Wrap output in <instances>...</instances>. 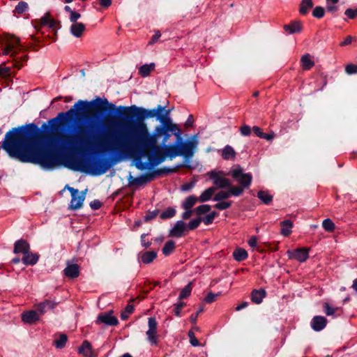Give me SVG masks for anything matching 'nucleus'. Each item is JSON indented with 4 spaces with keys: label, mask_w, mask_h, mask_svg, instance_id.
<instances>
[{
    "label": "nucleus",
    "mask_w": 357,
    "mask_h": 357,
    "mask_svg": "<svg viewBox=\"0 0 357 357\" xmlns=\"http://www.w3.org/2000/svg\"><path fill=\"white\" fill-rule=\"evenodd\" d=\"M157 257V252L154 250H149L144 252L142 257L141 261L144 264H149L153 261Z\"/></svg>",
    "instance_id": "bb28decb"
},
{
    "label": "nucleus",
    "mask_w": 357,
    "mask_h": 357,
    "mask_svg": "<svg viewBox=\"0 0 357 357\" xmlns=\"http://www.w3.org/2000/svg\"><path fill=\"white\" fill-rule=\"evenodd\" d=\"M66 188L70 191L71 194V202L68 206V208L71 210H77L79 209L83 204V202L85 199V195L87 190L84 191H82L81 194L79 195V190L77 189H75L74 188L68 186L66 185Z\"/></svg>",
    "instance_id": "0eeeda50"
},
{
    "label": "nucleus",
    "mask_w": 357,
    "mask_h": 357,
    "mask_svg": "<svg viewBox=\"0 0 357 357\" xmlns=\"http://www.w3.org/2000/svg\"><path fill=\"white\" fill-rule=\"evenodd\" d=\"M222 173V172L211 170L207 173V175L209 176L210 179L213 181V184L217 188L223 189L230 187V181L226 178L219 176V174Z\"/></svg>",
    "instance_id": "1a4fd4ad"
},
{
    "label": "nucleus",
    "mask_w": 357,
    "mask_h": 357,
    "mask_svg": "<svg viewBox=\"0 0 357 357\" xmlns=\"http://www.w3.org/2000/svg\"><path fill=\"white\" fill-rule=\"evenodd\" d=\"M231 176L237 181L241 187L244 189L248 188L252 181V175L251 173H244L243 169L240 165H236L230 170Z\"/></svg>",
    "instance_id": "423d86ee"
},
{
    "label": "nucleus",
    "mask_w": 357,
    "mask_h": 357,
    "mask_svg": "<svg viewBox=\"0 0 357 357\" xmlns=\"http://www.w3.org/2000/svg\"><path fill=\"white\" fill-rule=\"evenodd\" d=\"M248 257L247 251L241 248H238L233 252V257L236 261H242Z\"/></svg>",
    "instance_id": "c85d7f7f"
},
{
    "label": "nucleus",
    "mask_w": 357,
    "mask_h": 357,
    "mask_svg": "<svg viewBox=\"0 0 357 357\" xmlns=\"http://www.w3.org/2000/svg\"><path fill=\"white\" fill-rule=\"evenodd\" d=\"M345 72L348 75L357 74V65L349 63L345 67Z\"/></svg>",
    "instance_id": "6e6d98bb"
},
{
    "label": "nucleus",
    "mask_w": 357,
    "mask_h": 357,
    "mask_svg": "<svg viewBox=\"0 0 357 357\" xmlns=\"http://www.w3.org/2000/svg\"><path fill=\"white\" fill-rule=\"evenodd\" d=\"M211 206L208 204H202L196 207L194 210V212L198 215H201L205 214L211 211Z\"/></svg>",
    "instance_id": "79ce46f5"
},
{
    "label": "nucleus",
    "mask_w": 357,
    "mask_h": 357,
    "mask_svg": "<svg viewBox=\"0 0 357 357\" xmlns=\"http://www.w3.org/2000/svg\"><path fill=\"white\" fill-rule=\"evenodd\" d=\"M148 235H149V234L144 233L140 236L141 245L145 249H147V248H150L151 244H152L151 241H146V239H145L146 236H148Z\"/></svg>",
    "instance_id": "13d9d810"
},
{
    "label": "nucleus",
    "mask_w": 357,
    "mask_h": 357,
    "mask_svg": "<svg viewBox=\"0 0 357 357\" xmlns=\"http://www.w3.org/2000/svg\"><path fill=\"white\" fill-rule=\"evenodd\" d=\"M301 62L304 70H310L314 66V62L311 59L309 54H305L301 56Z\"/></svg>",
    "instance_id": "7c9ffc66"
},
{
    "label": "nucleus",
    "mask_w": 357,
    "mask_h": 357,
    "mask_svg": "<svg viewBox=\"0 0 357 357\" xmlns=\"http://www.w3.org/2000/svg\"><path fill=\"white\" fill-rule=\"evenodd\" d=\"M252 128L247 124H243L240 127L239 131L242 136L248 137L251 135Z\"/></svg>",
    "instance_id": "603ef678"
},
{
    "label": "nucleus",
    "mask_w": 357,
    "mask_h": 357,
    "mask_svg": "<svg viewBox=\"0 0 357 357\" xmlns=\"http://www.w3.org/2000/svg\"><path fill=\"white\" fill-rule=\"evenodd\" d=\"M215 190V188L214 187H210L204 190L199 197V201L202 202H206L209 201L211 199Z\"/></svg>",
    "instance_id": "72a5a7b5"
},
{
    "label": "nucleus",
    "mask_w": 357,
    "mask_h": 357,
    "mask_svg": "<svg viewBox=\"0 0 357 357\" xmlns=\"http://www.w3.org/2000/svg\"><path fill=\"white\" fill-rule=\"evenodd\" d=\"M59 127H50L45 130L43 125L39 128L35 123L20 126V161L40 165L45 170L52 169L58 164L56 155L75 149L82 151L98 150L112 153L111 158L93 159L82 161L81 172L92 176L105 174L121 159L117 155L128 153L137 161L136 167L145 170L147 164L142 158L155 167L167 159L165 149L158 144L160 137L146 134H132L126 130L123 139L108 132L97 135L92 129L81 128L76 134L56 133ZM77 170V169H75Z\"/></svg>",
    "instance_id": "f257e3e1"
},
{
    "label": "nucleus",
    "mask_w": 357,
    "mask_h": 357,
    "mask_svg": "<svg viewBox=\"0 0 357 357\" xmlns=\"http://www.w3.org/2000/svg\"><path fill=\"white\" fill-rule=\"evenodd\" d=\"M151 181L150 178L148 176V173H142L137 177H132L131 176V174H130V176L128 177V185H138L141 186L143 185L148 182Z\"/></svg>",
    "instance_id": "2eb2a0df"
},
{
    "label": "nucleus",
    "mask_w": 357,
    "mask_h": 357,
    "mask_svg": "<svg viewBox=\"0 0 357 357\" xmlns=\"http://www.w3.org/2000/svg\"><path fill=\"white\" fill-rule=\"evenodd\" d=\"M198 134H195L190 137L183 144V149L179 156L183 158V161L181 163L177 164V167L179 168L186 167L190 169H193V167L190 163V160L192 158L194 153L196 151V149L198 146Z\"/></svg>",
    "instance_id": "20e7f679"
},
{
    "label": "nucleus",
    "mask_w": 357,
    "mask_h": 357,
    "mask_svg": "<svg viewBox=\"0 0 357 357\" xmlns=\"http://www.w3.org/2000/svg\"><path fill=\"white\" fill-rule=\"evenodd\" d=\"M230 197L229 192L220 191L213 197L214 202H220Z\"/></svg>",
    "instance_id": "c03bdc74"
},
{
    "label": "nucleus",
    "mask_w": 357,
    "mask_h": 357,
    "mask_svg": "<svg viewBox=\"0 0 357 357\" xmlns=\"http://www.w3.org/2000/svg\"><path fill=\"white\" fill-rule=\"evenodd\" d=\"M243 189L244 188H243V187L240 188L238 186H231V185L229 189L230 197L231 196L238 197L239 195H241L243 193Z\"/></svg>",
    "instance_id": "09e8293b"
},
{
    "label": "nucleus",
    "mask_w": 357,
    "mask_h": 357,
    "mask_svg": "<svg viewBox=\"0 0 357 357\" xmlns=\"http://www.w3.org/2000/svg\"><path fill=\"white\" fill-rule=\"evenodd\" d=\"M134 311V306L132 305H127L124 310L121 313L120 317L122 320H126L129 317V315Z\"/></svg>",
    "instance_id": "37998d69"
},
{
    "label": "nucleus",
    "mask_w": 357,
    "mask_h": 357,
    "mask_svg": "<svg viewBox=\"0 0 357 357\" xmlns=\"http://www.w3.org/2000/svg\"><path fill=\"white\" fill-rule=\"evenodd\" d=\"M154 32H155L154 35L152 36V38L148 43L149 45H152L155 44L161 36V33L159 30H155Z\"/></svg>",
    "instance_id": "680f3d73"
},
{
    "label": "nucleus",
    "mask_w": 357,
    "mask_h": 357,
    "mask_svg": "<svg viewBox=\"0 0 357 357\" xmlns=\"http://www.w3.org/2000/svg\"><path fill=\"white\" fill-rule=\"evenodd\" d=\"M159 209H155L153 211H149L144 216L143 220L145 222H148L152 219L155 218L159 213Z\"/></svg>",
    "instance_id": "49530a36"
},
{
    "label": "nucleus",
    "mask_w": 357,
    "mask_h": 357,
    "mask_svg": "<svg viewBox=\"0 0 357 357\" xmlns=\"http://www.w3.org/2000/svg\"><path fill=\"white\" fill-rule=\"evenodd\" d=\"M202 222L201 217H197L190 220L188 224H186L187 230L192 231L196 229Z\"/></svg>",
    "instance_id": "58836bf2"
},
{
    "label": "nucleus",
    "mask_w": 357,
    "mask_h": 357,
    "mask_svg": "<svg viewBox=\"0 0 357 357\" xmlns=\"http://www.w3.org/2000/svg\"><path fill=\"white\" fill-rule=\"evenodd\" d=\"M280 234L284 236H288L291 233L293 222L290 220H285L280 222Z\"/></svg>",
    "instance_id": "393cba45"
},
{
    "label": "nucleus",
    "mask_w": 357,
    "mask_h": 357,
    "mask_svg": "<svg viewBox=\"0 0 357 357\" xmlns=\"http://www.w3.org/2000/svg\"><path fill=\"white\" fill-rule=\"evenodd\" d=\"M179 167H177V164L175 165L174 167H163V172L165 174H172L176 171L177 169Z\"/></svg>",
    "instance_id": "774afa93"
},
{
    "label": "nucleus",
    "mask_w": 357,
    "mask_h": 357,
    "mask_svg": "<svg viewBox=\"0 0 357 357\" xmlns=\"http://www.w3.org/2000/svg\"><path fill=\"white\" fill-rule=\"evenodd\" d=\"M266 296V291L264 289H253L250 294L251 301L255 304L261 303Z\"/></svg>",
    "instance_id": "aec40b11"
},
{
    "label": "nucleus",
    "mask_w": 357,
    "mask_h": 357,
    "mask_svg": "<svg viewBox=\"0 0 357 357\" xmlns=\"http://www.w3.org/2000/svg\"><path fill=\"white\" fill-rule=\"evenodd\" d=\"M192 282H190L187 285H185L181 290L178 297V300L182 301L183 299H185L188 298L192 292Z\"/></svg>",
    "instance_id": "f704fd0d"
},
{
    "label": "nucleus",
    "mask_w": 357,
    "mask_h": 357,
    "mask_svg": "<svg viewBox=\"0 0 357 357\" xmlns=\"http://www.w3.org/2000/svg\"><path fill=\"white\" fill-rule=\"evenodd\" d=\"M197 202V197L195 195H190L184 200L181 206L185 210L191 209Z\"/></svg>",
    "instance_id": "c9c22d12"
},
{
    "label": "nucleus",
    "mask_w": 357,
    "mask_h": 357,
    "mask_svg": "<svg viewBox=\"0 0 357 357\" xmlns=\"http://www.w3.org/2000/svg\"><path fill=\"white\" fill-rule=\"evenodd\" d=\"M89 206L92 210H98L101 207L102 203L98 199H94L90 202Z\"/></svg>",
    "instance_id": "69168bd1"
},
{
    "label": "nucleus",
    "mask_w": 357,
    "mask_h": 357,
    "mask_svg": "<svg viewBox=\"0 0 357 357\" xmlns=\"http://www.w3.org/2000/svg\"><path fill=\"white\" fill-rule=\"evenodd\" d=\"M30 251V245L29 243L24 239L21 238L17 240L14 243V250L13 252L15 254L22 253L23 256L26 255V252Z\"/></svg>",
    "instance_id": "f3484780"
},
{
    "label": "nucleus",
    "mask_w": 357,
    "mask_h": 357,
    "mask_svg": "<svg viewBox=\"0 0 357 357\" xmlns=\"http://www.w3.org/2000/svg\"><path fill=\"white\" fill-rule=\"evenodd\" d=\"M28 8V3L25 1H21L15 6V10L19 14L24 13Z\"/></svg>",
    "instance_id": "8fccbe9b"
},
{
    "label": "nucleus",
    "mask_w": 357,
    "mask_h": 357,
    "mask_svg": "<svg viewBox=\"0 0 357 357\" xmlns=\"http://www.w3.org/2000/svg\"><path fill=\"white\" fill-rule=\"evenodd\" d=\"M324 311L327 316L337 317V315L335 314V308L331 307L328 303H324Z\"/></svg>",
    "instance_id": "a18cd8bd"
},
{
    "label": "nucleus",
    "mask_w": 357,
    "mask_h": 357,
    "mask_svg": "<svg viewBox=\"0 0 357 357\" xmlns=\"http://www.w3.org/2000/svg\"><path fill=\"white\" fill-rule=\"evenodd\" d=\"M188 335L190 338V343L192 347H199L200 345L199 340L196 338L195 333L192 331H188Z\"/></svg>",
    "instance_id": "5fc2aeb1"
},
{
    "label": "nucleus",
    "mask_w": 357,
    "mask_h": 357,
    "mask_svg": "<svg viewBox=\"0 0 357 357\" xmlns=\"http://www.w3.org/2000/svg\"><path fill=\"white\" fill-rule=\"evenodd\" d=\"M154 63H150L149 64H144L139 68V74L142 77H146L149 75L150 73L154 69Z\"/></svg>",
    "instance_id": "2f4dec72"
},
{
    "label": "nucleus",
    "mask_w": 357,
    "mask_h": 357,
    "mask_svg": "<svg viewBox=\"0 0 357 357\" xmlns=\"http://www.w3.org/2000/svg\"><path fill=\"white\" fill-rule=\"evenodd\" d=\"M95 323L96 324H104L105 326H114L119 324V320L112 315V311H109L99 314Z\"/></svg>",
    "instance_id": "9b49d317"
},
{
    "label": "nucleus",
    "mask_w": 357,
    "mask_h": 357,
    "mask_svg": "<svg viewBox=\"0 0 357 357\" xmlns=\"http://www.w3.org/2000/svg\"><path fill=\"white\" fill-rule=\"evenodd\" d=\"M56 305V303L53 301L45 300V301L38 304L36 311L38 312L40 314H43L47 310H53Z\"/></svg>",
    "instance_id": "412c9836"
},
{
    "label": "nucleus",
    "mask_w": 357,
    "mask_h": 357,
    "mask_svg": "<svg viewBox=\"0 0 357 357\" xmlns=\"http://www.w3.org/2000/svg\"><path fill=\"white\" fill-rule=\"evenodd\" d=\"M287 255L289 259H296L301 263L305 262L309 257L308 250L305 248H299L293 250H288Z\"/></svg>",
    "instance_id": "9d476101"
},
{
    "label": "nucleus",
    "mask_w": 357,
    "mask_h": 357,
    "mask_svg": "<svg viewBox=\"0 0 357 357\" xmlns=\"http://www.w3.org/2000/svg\"><path fill=\"white\" fill-rule=\"evenodd\" d=\"M175 242L173 240H169L165 243L162 249V254L165 256H169L173 252V251L175 250Z\"/></svg>",
    "instance_id": "473e14b6"
},
{
    "label": "nucleus",
    "mask_w": 357,
    "mask_h": 357,
    "mask_svg": "<svg viewBox=\"0 0 357 357\" xmlns=\"http://www.w3.org/2000/svg\"><path fill=\"white\" fill-rule=\"evenodd\" d=\"M0 46L3 47L1 54L12 58L15 68L20 69L23 66V63L27 61V54L21 57L17 56V54L24 50L19 38L13 35H6L0 39Z\"/></svg>",
    "instance_id": "7ed1b4c3"
},
{
    "label": "nucleus",
    "mask_w": 357,
    "mask_h": 357,
    "mask_svg": "<svg viewBox=\"0 0 357 357\" xmlns=\"http://www.w3.org/2000/svg\"><path fill=\"white\" fill-rule=\"evenodd\" d=\"M231 202L220 201L214 205V207L218 210H226L231 206Z\"/></svg>",
    "instance_id": "3c124183"
},
{
    "label": "nucleus",
    "mask_w": 357,
    "mask_h": 357,
    "mask_svg": "<svg viewBox=\"0 0 357 357\" xmlns=\"http://www.w3.org/2000/svg\"><path fill=\"white\" fill-rule=\"evenodd\" d=\"M109 112L117 114L116 121L126 130L132 131V134H146L164 137V142L174 135L179 137L182 135L178 124L173 122L171 109L160 105L155 108L148 109L132 105L131 106H116L107 98L96 96L91 100H77L68 110L61 112L47 122L43 123L45 130L50 127H64L68 123L82 119H89V111L96 110Z\"/></svg>",
    "instance_id": "f03ea898"
},
{
    "label": "nucleus",
    "mask_w": 357,
    "mask_h": 357,
    "mask_svg": "<svg viewBox=\"0 0 357 357\" xmlns=\"http://www.w3.org/2000/svg\"><path fill=\"white\" fill-rule=\"evenodd\" d=\"M40 24L42 26H47L50 29H52V30H54L55 31H56L61 27L60 22H56L54 19L51 18L50 14L47 13H45L40 18Z\"/></svg>",
    "instance_id": "4468645a"
},
{
    "label": "nucleus",
    "mask_w": 357,
    "mask_h": 357,
    "mask_svg": "<svg viewBox=\"0 0 357 357\" xmlns=\"http://www.w3.org/2000/svg\"><path fill=\"white\" fill-rule=\"evenodd\" d=\"M67 341V335L64 333H61L60 334L59 339L54 340V344L56 349H61L65 347Z\"/></svg>",
    "instance_id": "e433bc0d"
},
{
    "label": "nucleus",
    "mask_w": 357,
    "mask_h": 357,
    "mask_svg": "<svg viewBox=\"0 0 357 357\" xmlns=\"http://www.w3.org/2000/svg\"><path fill=\"white\" fill-rule=\"evenodd\" d=\"M65 276L69 278H76L79 275V266L77 264L68 263L63 270Z\"/></svg>",
    "instance_id": "6ab92c4d"
},
{
    "label": "nucleus",
    "mask_w": 357,
    "mask_h": 357,
    "mask_svg": "<svg viewBox=\"0 0 357 357\" xmlns=\"http://www.w3.org/2000/svg\"><path fill=\"white\" fill-rule=\"evenodd\" d=\"M203 310H204V307H200L198 308V310H197L195 314H191L190 319V321L192 324H195L197 323V317L201 312H203Z\"/></svg>",
    "instance_id": "0e129e2a"
},
{
    "label": "nucleus",
    "mask_w": 357,
    "mask_h": 357,
    "mask_svg": "<svg viewBox=\"0 0 357 357\" xmlns=\"http://www.w3.org/2000/svg\"><path fill=\"white\" fill-rule=\"evenodd\" d=\"M325 10L322 6H317L312 10L313 17L320 19L324 16Z\"/></svg>",
    "instance_id": "de8ad7c7"
},
{
    "label": "nucleus",
    "mask_w": 357,
    "mask_h": 357,
    "mask_svg": "<svg viewBox=\"0 0 357 357\" xmlns=\"http://www.w3.org/2000/svg\"><path fill=\"white\" fill-rule=\"evenodd\" d=\"M327 12L331 13L333 17L337 15V13L339 10V6L336 4H326Z\"/></svg>",
    "instance_id": "864d4df0"
},
{
    "label": "nucleus",
    "mask_w": 357,
    "mask_h": 357,
    "mask_svg": "<svg viewBox=\"0 0 357 357\" xmlns=\"http://www.w3.org/2000/svg\"><path fill=\"white\" fill-rule=\"evenodd\" d=\"M314 3L312 0H302L299 5V13L302 15H306L309 13L311 8H313Z\"/></svg>",
    "instance_id": "b1692460"
},
{
    "label": "nucleus",
    "mask_w": 357,
    "mask_h": 357,
    "mask_svg": "<svg viewBox=\"0 0 357 357\" xmlns=\"http://www.w3.org/2000/svg\"><path fill=\"white\" fill-rule=\"evenodd\" d=\"M344 15L349 19H355L357 17V8L355 9L350 8L346 9Z\"/></svg>",
    "instance_id": "4d7b16f0"
},
{
    "label": "nucleus",
    "mask_w": 357,
    "mask_h": 357,
    "mask_svg": "<svg viewBox=\"0 0 357 357\" xmlns=\"http://www.w3.org/2000/svg\"><path fill=\"white\" fill-rule=\"evenodd\" d=\"M157 326L158 323L155 317H150L148 318L149 329L146 332V334L147 336V340L151 346L158 344Z\"/></svg>",
    "instance_id": "6e6552de"
},
{
    "label": "nucleus",
    "mask_w": 357,
    "mask_h": 357,
    "mask_svg": "<svg viewBox=\"0 0 357 357\" xmlns=\"http://www.w3.org/2000/svg\"><path fill=\"white\" fill-rule=\"evenodd\" d=\"M185 231H187L186 223L183 220H179L169 229V236L181 238L184 235Z\"/></svg>",
    "instance_id": "f8f14e48"
},
{
    "label": "nucleus",
    "mask_w": 357,
    "mask_h": 357,
    "mask_svg": "<svg viewBox=\"0 0 357 357\" xmlns=\"http://www.w3.org/2000/svg\"><path fill=\"white\" fill-rule=\"evenodd\" d=\"M163 168L155 169L154 171L148 172V176L150 178V181L153 180L156 176H159L163 174Z\"/></svg>",
    "instance_id": "e2e57ef3"
},
{
    "label": "nucleus",
    "mask_w": 357,
    "mask_h": 357,
    "mask_svg": "<svg viewBox=\"0 0 357 357\" xmlns=\"http://www.w3.org/2000/svg\"><path fill=\"white\" fill-rule=\"evenodd\" d=\"M79 354H83L85 357H93L92 347L91 343L88 340H84L78 349Z\"/></svg>",
    "instance_id": "a878e982"
},
{
    "label": "nucleus",
    "mask_w": 357,
    "mask_h": 357,
    "mask_svg": "<svg viewBox=\"0 0 357 357\" xmlns=\"http://www.w3.org/2000/svg\"><path fill=\"white\" fill-rule=\"evenodd\" d=\"M236 157V152L232 146L226 145L222 151V158L224 160H229Z\"/></svg>",
    "instance_id": "cd10ccee"
},
{
    "label": "nucleus",
    "mask_w": 357,
    "mask_h": 357,
    "mask_svg": "<svg viewBox=\"0 0 357 357\" xmlns=\"http://www.w3.org/2000/svg\"><path fill=\"white\" fill-rule=\"evenodd\" d=\"M186 305V303L178 300V301L174 304V314L177 317H181V309Z\"/></svg>",
    "instance_id": "a19ab883"
},
{
    "label": "nucleus",
    "mask_w": 357,
    "mask_h": 357,
    "mask_svg": "<svg viewBox=\"0 0 357 357\" xmlns=\"http://www.w3.org/2000/svg\"><path fill=\"white\" fill-rule=\"evenodd\" d=\"M176 211L174 207L169 206L160 214V218L162 220L170 219L175 216Z\"/></svg>",
    "instance_id": "4c0bfd02"
},
{
    "label": "nucleus",
    "mask_w": 357,
    "mask_h": 357,
    "mask_svg": "<svg viewBox=\"0 0 357 357\" xmlns=\"http://www.w3.org/2000/svg\"><path fill=\"white\" fill-rule=\"evenodd\" d=\"M283 29L289 35L299 33L302 31V24L301 21L293 20L290 23L284 24Z\"/></svg>",
    "instance_id": "dca6fc26"
},
{
    "label": "nucleus",
    "mask_w": 357,
    "mask_h": 357,
    "mask_svg": "<svg viewBox=\"0 0 357 357\" xmlns=\"http://www.w3.org/2000/svg\"><path fill=\"white\" fill-rule=\"evenodd\" d=\"M160 139H162V145L167 155V158L172 160L180 155L183 149V144L185 143L181 135H179L178 138L176 137L175 142L169 144H167V142H164V137Z\"/></svg>",
    "instance_id": "39448f33"
},
{
    "label": "nucleus",
    "mask_w": 357,
    "mask_h": 357,
    "mask_svg": "<svg viewBox=\"0 0 357 357\" xmlns=\"http://www.w3.org/2000/svg\"><path fill=\"white\" fill-rule=\"evenodd\" d=\"M85 29V25L82 22L73 23L70 26V31L73 36L79 38L82 36Z\"/></svg>",
    "instance_id": "5701e85b"
},
{
    "label": "nucleus",
    "mask_w": 357,
    "mask_h": 357,
    "mask_svg": "<svg viewBox=\"0 0 357 357\" xmlns=\"http://www.w3.org/2000/svg\"><path fill=\"white\" fill-rule=\"evenodd\" d=\"M218 295V294H214L211 291L204 298V301L207 303H211L215 301Z\"/></svg>",
    "instance_id": "052dcab7"
},
{
    "label": "nucleus",
    "mask_w": 357,
    "mask_h": 357,
    "mask_svg": "<svg viewBox=\"0 0 357 357\" xmlns=\"http://www.w3.org/2000/svg\"><path fill=\"white\" fill-rule=\"evenodd\" d=\"M328 323L327 319L321 315L314 316L311 321L310 326L314 331L319 332L325 328Z\"/></svg>",
    "instance_id": "ddd939ff"
},
{
    "label": "nucleus",
    "mask_w": 357,
    "mask_h": 357,
    "mask_svg": "<svg viewBox=\"0 0 357 357\" xmlns=\"http://www.w3.org/2000/svg\"><path fill=\"white\" fill-rule=\"evenodd\" d=\"M322 227L328 232H332L335 228L334 222L330 218H326L322 222Z\"/></svg>",
    "instance_id": "ea45409f"
},
{
    "label": "nucleus",
    "mask_w": 357,
    "mask_h": 357,
    "mask_svg": "<svg viewBox=\"0 0 357 357\" xmlns=\"http://www.w3.org/2000/svg\"><path fill=\"white\" fill-rule=\"evenodd\" d=\"M80 17H81V15H80L79 13H77V12H76V11H74V10H73V11L70 13V17H69V20H70V21L71 22H73V23H77V20L78 19H79V18H80Z\"/></svg>",
    "instance_id": "338daca9"
},
{
    "label": "nucleus",
    "mask_w": 357,
    "mask_h": 357,
    "mask_svg": "<svg viewBox=\"0 0 357 357\" xmlns=\"http://www.w3.org/2000/svg\"><path fill=\"white\" fill-rule=\"evenodd\" d=\"M22 321L24 324H32L40 319L39 314L36 310L24 312L21 316Z\"/></svg>",
    "instance_id": "a211bd4d"
},
{
    "label": "nucleus",
    "mask_w": 357,
    "mask_h": 357,
    "mask_svg": "<svg viewBox=\"0 0 357 357\" xmlns=\"http://www.w3.org/2000/svg\"><path fill=\"white\" fill-rule=\"evenodd\" d=\"M39 256L36 253H33L31 251L26 253L22 257V262L26 266H33L37 264Z\"/></svg>",
    "instance_id": "4be33fe9"
},
{
    "label": "nucleus",
    "mask_w": 357,
    "mask_h": 357,
    "mask_svg": "<svg viewBox=\"0 0 357 357\" xmlns=\"http://www.w3.org/2000/svg\"><path fill=\"white\" fill-rule=\"evenodd\" d=\"M196 181H192L188 183H185L181 186V191L188 192L195 187Z\"/></svg>",
    "instance_id": "bf43d9fd"
},
{
    "label": "nucleus",
    "mask_w": 357,
    "mask_h": 357,
    "mask_svg": "<svg viewBox=\"0 0 357 357\" xmlns=\"http://www.w3.org/2000/svg\"><path fill=\"white\" fill-rule=\"evenodd\" d=\"M257 197L266 205H270L273 199V196L265 190H259L257 192Z\"/></svg>",
    "instance_id": "c756f323"
}]
</instances>
